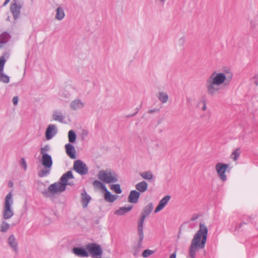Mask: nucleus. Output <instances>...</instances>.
Returning <instances> with one entry per match:
<instances>
[{"mask_svg": "<svg viewBox=\"0 0 258 258\" xmlns=\"http://www.w3.org/2000/svg\"><path fill=\"white\" fill-rule=\"evenodd\" d=\"M170 199L171 196L170 195H166L161 200H160L157 206L154 210V213H157L164 209Z\"/></svg>", "mask_w": 258, "mask_h": 258, "instance_id": "obj_16", "label": "nucleus"}, {"mask_svg": "<svg viewBox=\"0 0 258 258\" xmlns=\"http://www.w3.org/2000/svg\"><path fill=\"white\" fill-rule=\"evenodd\" d=\"M208 234L207 227L204 224H199V229L195 233L189 248V255L191 258H196V253L200 249L205 247Z\"/></svg>", "mask_w": 258, "mask_h": 258, "instance_id": "obj_2", "label": "nucleus"}, {"mask_svg": "<svg viewBox=\"0 0 258 258\" xmlns=\"http://www.w3.org/2000/svg\"><path fill=\"white\" fill-rule=\"evenodd\" d=\"M8 244L9 246L13 249L15 253L18 252V244L14 235H11L8 239Z\"/></svg>", "mask_w": 258, "mask_h": 258, "instance_id": "obj_19", "label": "nucleus"}, {"mask_svg": "<svg viewBox=\"0 0 258 258\" xmlns=\"http://www.w3.org/2000/svg\"><path fill=\"white\" fill-rule=\"evenodd\" d=\"M180 233V231L179 232V233H178V237H180V235H179Z\"/></svg>", "mask_w": 258, "mask_h": 258, "instance_id": "obj_62", "label": "nucleus"}, {"mask_svg": "<svg viewBox=\"0 0 258 258\" xmlns=\"http://www.w3.org/2000/svg\"><path fill=\"white\" fill-rule=\"evenodd\" d=\"M135 249V251H134V256H137V254H138V253L139 252V250H137L136 249Z\"/></svg>", "mask_w": 258, "mask_h": 258, "instance_id": "obj_53", "label": "nucleus"}, {"mask_svg": "<svg viewBox=\"0 0 258 258\" xmlns=\"http://www.w3.org/2000/svg\"><path fill=\"white\" fill-rule=\"evenodd\" d=\"M19 97L17 96H14L12 99L13 103L14 105H17L18 103Z\"/></svg>", "mask_w": 258, "mask_h": 258, "instance_id": "obj_43", "label": "nucleus"}, {"mask_svg": "<svg viewBox=\"0 0 258 258\" xmlns=\"http://www.w3.org/2000/svg\"><path fill=\"white\" fill-rule=\"evenodd\" d=\"M64 96H65L66 97H67V95H64Z\"/></svg>", "mask_w": 258, "mask_h": 258, "instance_id": "obj_63", "label": "nucleus"}, {"mask_svg": "<svg viewBox=\"0 0 258 258\" xmlns=\"http://www.w3.org/2000/svg\"><path fill=\"white\" fill-rule=\"evenodd\" d=\"M118 195H112L110 191L107 192L104 195V200L109 203L114 202L118 198Z\"/></svg>", "mask_w": 258, "mask_h": 258, "instance_id": "obj_27", "label": "nucleus"}, {"mask_svg": "<svg viewBox=\"0 0 258 258\" xmlns=\"http://www.w3.org/2000/svg\"><path fill=\"white\" fill-rule=\"evenodd\" d=\"M68 138L70 144H73L75 143L77 138V135L74 130H71L69 131L68 133Z\"/></svg>", "mask_w": 258, "mask_h": 258, "instance_id": "obj_29", "label": "nucleus"}, {"mask_svg": "<svg viewBox=\"0 0 258 258\" xmlns=\"http://www.w3.org/2000/svg\"><path fill=\"white\" fill-rule=\"evenodd\" d=\"M254 83L257 86L258 85V74L254 76Z\"/></svg>", "mask_w": 258, "mask_h": 258, "instance_id": "obj_47", "label": "nucleus"}, {"mask_svg": "<svg viewBox=\"0 0 258 258\" xmlns=\"http://www.w3.org/2000/svg\"><path fill=\"white\" fill-rule=\"evenodd\" d=\"M44 168L40 170L38 172V175L40 177H43L47 176L50 173L51 168H47L46 167H43Z\"/></svg>", "mask_w": 258, "mask_h": 258, "instance_id": "obj_34", "label": "nucleus"}, {"mask_svg": "<svg viewBox=\"0 0 258 258\" xmlns=\"http://www.w3.org/2000/svg\"><path fill=\"white\" fill-rule=\"evenodd\" d=\"M73 253L76 255L81 257H88L89 256L88 251L87 249V244L85 248L83 246H75L72 248Z\"/></svg>", "mask_w": 258, "mask_h": 258, "instance_id": "obj_12", "label": "nucleus"}, {"mask_svg": "<svg viewBox=\"0 0 258 258\" xmlns=\"http://www.w3.org/2000/svg\"><path fill=\"white\" fill-rule=\"evenodd\" d=\"M162 3H164L165 1V0H160Z\"/></svg>", "mask_w": 258, "mask_h": 258, "instance_id": "obj_60", "label": "nucleus"}, {"mask_svg": "<svg viewBox=\"0 0 258 258\" xmlns=\"http://www.w3.org/2000/svg\"><path fill=\"white\" fill-rule=\"evenodd\" d=\"M81 200L83 208H86L92 200L91 197L87 194L85 188H83L81 194Z\"/></svg>", "mask_w": 258, "mask_h": 258, "instance_id": "obj_15", "label": "nucleus"}, {"mask_svg": "<svg viewBox=\"0 0 258 258\" xmlns=\"http://www.w3.org/2000/svg\"><path fill=\"white\" fill-rule=\"evenodd\" d=\"M202 102H203V106L202 107V110H206V109H207L206 100L203 99Z\"/></svg>", "mask_w": 258, "mask_h": 258, "instance_id": "obj_46", "label": "nucleus"}, {"mask_svg": "<svg viewBox=\"0 0 258 258\" xmlns=\"http://www.w3.org/2000/svg\"><path fill=\"white\" fill-rule=\"evenodd\" d=\"M141 106H142V105H141L139 107L136 108V112H137V113H138L139 112V110L140 109Z\"/></svg>", "mask_w": 258, "mask_h": 258, "instance_id": "obj_54", "label": "nucleus"}, {"mask_svg": "<svg viewBox=\"0 0 258 258\" xmlns=\"http://www.w3.org/2000/svg\"><path fill=\"white\" fill-rule=\"evenodd\" d=\"M109 187L117 194H120L122 192V189L119 184H110Z\"/></svg>", "mask_w": 258, "mask_h": 258, "instance_id": "obj_31", "label": "nucleus"}, {"mask_svg": "<svg viewBox=\"0 0 258 258\" xmlns=\"http://www.w3.org/2000/svg\"><path fill=\"white\" fill-rule=\"evenodd\" d=\"M153 203L150 202L144 207L141 213L145 215V216H147L148 217L153 211Z\"/></svg>", "mask_w": 258, "mask_h": 258, "instance_id": "obj_25", "label": "nucleus"}, {"mask_svg": "<svg viewBox=\"0 0 258 258\" xmlns=\"http://www.w3.org/2000/svg\"><path fill=\"white\" fill-rule=\"evenodd\" d=\"M139 236V239L137 245L134 247V249L138 250L142 247V242L144 239V232H138Z\"/></svg>", "mask_w": 258, "mask_h": 258, "instance_id": "obj_32", "label": "nucleus"}, {"mask_svg": "<svg viewBox=\"0 0 258 258\" xmlns=\"http://www.w3.org/2000/svg\"><path fill=\"white\" fill-rule=\"evenodd\" d=\"M179 44L180 46H183L185 42V40L183 37H181L179 39Z\"/></svg>", "mask_w": 258, "mask_h": 258, "instance_id": "obj_45", "label": "nucleus"}, {"mask_svg": "<svg viewBox=\"0 0 258 258\" xmlns=\"http://www.w3.org/2000/svg\"><path fill=\"white\" fill-rule=\"evenodd\" d=\"M134 206L132 205H128L127 207L123 206L122 207L119 208V209L116 210L114 212V214L118 216H122L124 215L126 213L131 211Z\"/></svg>", "mask_w": 258, "mask_h": 258, "instance_id": "obj_21", "label": "nucleus"}, {"mask_svg": "<svg viewBox=\"0 0 258 258\" xmlns=\"http://www.w3.org/2000/svg\"><path fill=\"white\" fill-rule=\"evenodd\" d=\"M8 187H11L13 186V183L12 181H9V182H8Z\"/></svg>", "mask_w": 258, "mask_h": 258, "instance_id": "obj_52", "label": "nucleus"}, {"mask_svg": "<svg viewBox=\"0 0 258 258\" xmlns=\"http://www.w3.org/2000/svg\"><path fill=\"white\" fill-rule=\"evenodd\" d=\"M242 225H243V223H240L238 225V227H237V228H239H239H240L242 227Z\"/></svg>", "mask_w": 258, "mask_h": 258, "instance_id": "obj_55", "label": "nucleus"}, {"mask_svg": "<svg viewBox=\"0 0 258 258\" xmlns=\"http://www.w3.org/2000/svg\"><path fill=\"white\" fill-rule=\"evenodd\" d=\"M66 152L67 155L72 159L77 158V154L75 148L72 144L68 143L65 145Z\"/></svg>", "mask_w": 258, "mask_h": 258, "instance_id": "obj_17", "label": "nucleus"}, {"mask_svg": "<svg viewBox=\"0 0 258 258\" xmlns=\"http://www.w3.org/2000/svg\"><path fill=\"white\" fill-rule=\"evenodd\" d=\"M53 119L60 122H63V116L62 115H57L54 113L53 114Z\"/></svg>", "mask_w": 258, "mask_h": 258, "instance_id": "obj_40", "label": "nucleus"}, {"mask_svg": "<svg viewBox=\"0 0 258 258\" xmlns=\"http://www.w3.org/2000/svg\"><path fill=\"white\" fill-rule=\"evenodd\" d=\"M159 111H160L159 109H150L148 111V113L153 114L154 113L158 112H159Z\"/></svg>", "mask_w": 258, "mask_h": 258, "instance_id": "obj_44", "label": "nucleus"}, {"mask_svg": "<svg viewBox=\"0 0 258 258\" xmlns=\"http://www.w3.org/2000/svg\"><path fill=\"white\" fill-rule=\"evenodd\" d=\"M104 183L100 180H95L93 181L92 184L94 187L101 189L104 195L107 194V192H109Z\"/></svg>", "mask_w": 258, "mask_h": 258, "instance_id": "obj_20", "label": "nucleus"}, {"mask_svg": "<svg viewBox=\"0 0 258 258\" xmlns=\"http://www.w3.org/2000/svg\"><path fill=\"white\" fill-rule=\"evenodd\" d=\"M141 176L145 179L152 181L154 177V175L150 170L142 172L140 173Z\"/></svg>", "mask_w": 258, "mask_h": 258, "instance_id": "obj_30", "label": "nucleus"}, {"mask_svg": "<svg viewBox=\"0 0 258 258\" xmlns=\"http://www.w3.org/2000/svg\"><path fill=\"white\" fill-rule=\"evenodd\" d=\"M155 252V250L146 249L144 250L142 253V256L144 257H147Z\"/></svg>", "mask_w": 258, "mask_h": 258, "instance_id": "obj_36", "label": "nucleus"}, {"mask_svg": "<svg viewBox=\"0 0 258 258\" xmlns=\"http://www.w3.org/2000/svg\"><path fill=\"white\" fill-rule=\"evenodd\" d=\"M159 100L163 103H166L168 100V95L163 92H159L158 96Z\"/></svg>", "mask_w": 258, "mask_h": 258, "instance_id": "obj_33", "label": "nucleus"}, {"mask_svg": "<svg viewBox=\"0 0 258 258\" xmlns=\"http://www.w3.org/2000/svg\"><path fill=\"white\" fill-rule=\"evenodd\" d=\"M13 204V194L12 192H10L5 199L3 210V218L4 219H9L14 215V213L12 209Z\"/></svg>", "mask_w": 258, "mask_h": 258, "instance_id": "obj_4", "label": "nucleus"}, {"mask_svg": "<svg viewBox=\"0 0 258 258\" xmlns=\"http://www.w3.org/2000/svg\"><path fill=\"white\" fill-rule=\"evenodd\" d=\"M41 164L47 168H51L53 164L52 158L50 155H42L39 160Z\"/></svg>", "mask_w": 258, "mask_h": 258, "instance_id": "obj_14", "label": "nucleus"}, {"mask_svg": "<svg viewBox=\"0 0 258 258\" xmlns=\"http://www.w3.org/2000/svg\"><path fill=\"white\" fill-rule=\"evenodd\" d=\"M229 167V164L219 162L216 164L215 166L217 174L220 179L224 181L227 180V176L225 172Z\"/></svg>", "mask_w": 258, "mask_h": 258, "instance_id": "obj_9", "label": "nucleus"}, {"mask_svg": "<svg viewBox=\"0 0 258 258\" xmlns=\"http://www.w3.org/2000/svg\"><path fill=\"white\" fill-rule=\"evenodd\" d=\"M89 255L92 258H101L103 250L101 246L96 243H89L87 244Z\"/></svg>", "mask_w": 258, "mask_h": 258, "instance_id": "obj_6", "label": "nucleus"}, {"mask_svg": "<svg viewBox=\"0 0 258 258\" xmlns=\"http://www.w3.org/2000/svg\"><path fill=\"white\" fill-rule=\"evenodd\" d=\"M7 54L8 53L5 52L4 55L0 57V82L5 83H8L10 82V77L4 73L5 64L7 61L5 55Z\"/></svg>", "mask_w": 258, "mask_h": 258, "instance_id": "obj_10", "label": "nucleus"}, {"mask_svg": "<svg viewBox=\"0 0 258 258\" xmlns=\"http://www.w3.org/2000/svg\"><path fill=\"white\" fill-rule=\"evenodd\" d=\"M22 7L21 0H13L10 5V11L14 19L17 20L20 16V10Z\"/></svg>", "mask_w": 258, "mask_h": 258, "instance_id": "obj_8", "label": "nucleus"}, {"mask_svg": "<svg viewBox=\"0 0 258 258\" xmlns=\"http://www.w3.org/2000/svg\"><path fill=\"white\" fill-rule=\"evenodd\" d=\"M148 184L145 181H142L136 184V190L138 191L140 194L144 193L148 189Z\"/></svg>", "mask_w": 258, "mask_h": 258, "instance_id": "obj_24", "label": "nucleus"}, {"mask_svg": "<svg viewBox=\"0 0 258 258\" xmlns=\"http://www.w3.org/2000/svg\"><path fill=\"white\" fill-rule=\"evenodd\" d=\"M141 196V194L136 189L132 190L128 196V202L132 204H136L138 202Z\"/></svg>", "mask_w": 258, "mask_h": 258, "instance_id": "obj_18", "label": "nucleus"}, {"mask_svg": "<svg viewBox=\"0 0 258 258\" xmlns=\"http://www.w3.org/2000/svg\"><path fill=\"white\" fill-rule=\"evenodd\" d=\"M50 147L48 145H45L44 147L40 149V154L41 155H49L47 152L50 150Z\"/></svg>", "mask_w": 258, "mask_h": 258, "instance_id": "obj_38", "label": "nucleus"}, {"mask_svg": "<svg viewBox=\"0 0 258 258\" xmlns=\"http://www.w3.org/2000/svg\"><path fill=\"white\" fill-rule=\"evenodd\" d=\"M11 36L7 31H4L0 34V48L7 43L11 39Z\"/></svg>", "mask_w": 258, "mask_h": 258, "instance_id": "obj_22", "label": "nucleus"}, {"mask_svg": "<svg viewBox=\"0 0 258 258\" xmlns=\"http://www.w3.org/2000/svg\"><path fill=\"white\" fill-rule=\"evenodd\" d=\"M10 228V224L5 221H3L0 225V231L5 233Z\"/></svg>", "mask_w": 258, "mask_h": 258, "instance_id": "obj_35", "label": "nucleus"}, {"mask_svg": "<svg viewBox=\"0 0 258 258\" xmlns=\"http://www.w3.org/2000/svg\"><path fill=\"white\" fill-rule=\"evenodd\" d=\"M240 154V151L239 148L236 149L232 154V158L234 161H236Z\"/></svg>", "mask_w": 258, "mask_h": 258, "instance_id": "obj_37", "label": "nucleus"}, {"mask_svg": "<svg viewBox=\"0 0 258 258\" xmlns=\"http://www.w3.org/2000/svg\"><path fill=\"white\" fill-rule=\"evenodd\" d=\"M176 251H175L173 253H172L170 255L169 258H176Z\"/></svg>", "mask_w": 258, "mask_h": 258, "instance_id": "obj_48", "label": "nucleus"}, {"mask_svg": "<svg viewBox=\"0 0 258 258\" xmlns=\"http://www.w3.org/2000/svg\"><path fill=\"white\" fill-rule=\"evenodd\" d=\"M73 170L81 175H84L88 173V168L87 165L80 159L74 161Z\"/></svg>", "mask_w": 258, "mask_h": 258, "instance_id": "obj_7", "label": "nucleus"}, {"mask_svg": "<svg viewBox=\"0 0 258 258\" xmlns=\"http://www.w3.org/2000/svg\"><path fill=\"white\" fill-rule=\"evenodd\" d=\"M137 114V112H135L133 114H129V115H126V117H128V118L132 117L136 115Z\"/></svg>", "mask_w": 258, "mask_h": 258, "instance_id": "obj_50", "label": "nucleus"}, {"mask_svg": "<svg viewBox=\"0 0 258 258\" xmlns=\"http://www.w3.org/2000/svg\"><path fill=\"white\" fill-rule=\"evenodd\" d=\"M253 219V218H251V217H249L248 218V219L246 220V223H248V219Z\"/></svg>", "mask_w": 258, "mask_h": 258, "instance_id": "obj_58", "label": "nucleus"}, {"mask_svg": "<svg viewBox=\"0 0 258 258\" xmlns=\"http://www.w3.org/2000/svg\"><path fill=\"white\" fill-rule=\"evenodd\" d=\"M162 121V119H159L158 121V124H159L160 123H161Z\"/></svg>", "mask_w": 258, "mask_h": 258, "instance_id": "obj_56", "label": "nucleus"}, {"mask_svg": "<svg viewBox=\"0 0 258 258\" xmlns=\"http://www.w3.org/2000/svg\"><path fill=\"white\" fill-rule=\"evenodd\" d=\"M57 133V129L55 124H49L45 131V136L47 140H51Z\"/></svg>", "mask_w": 258, "mask_h": 258, "instance_id": "obj_13", "label": "nucleus"}, {"mask_svg": "<svg viewBox=\"0 0 258 258\" xmlns=\"http://www.w3.org/2000/svg\"><path fill=\"white\" fill-rule=\"evenodd\" d=\"M84 106V103L80 99H75L70 104V107L73 110H77L82 108Z\"/></svg>", "mask_w": 258, "mask_h": 258, "instance_id": "obj_26", "label": "nucleus"}, {"mask_svg": "<svg viewBox=\"0 0 258 258\" xmlns=\"http://www.w3.org/2000/svg\"><path fill=\"white\" fill-rule=\"evenodd\" d=\"M74 178V176L72 171L71 170H69L62 174L59 178V181L67 187L68 185H74V183L73 181H69L70 179Z\"/></svg>", "mask_w": 258, "mask_h": 258, "instance_id": "obj_11", "label": "nucleus"}, {"mask_svg": "<svg viewBox=\"0 0 258 258\" xmlns=\"http://www.w3.org/2000/svg\"><path fill=\"white\" fill-rule=\"evenodd\" d=\"M6 21H10V18H9V16L6 18Z\"/></svg>", "mask_w": 258, "mask_h": 258, "instance_id": "obj_59", "label": "nucleus"}, {"mask_svg": "<svg viewBox=\"0 0 258 258\" xmlns=\"http://www.w3.org/2000/svg\"><path fill=\"white\" fill-rule=\"evenodd\" d=\"M95 223L97 224H98L99 223V219H97L95 221Z\"/></svg>", "mask_w": 258, "mask_h": 258, "instance_id": "obj_57", "label": "nucleus"}, {"mask_svg": "<svg viewBox=\"0 0 258 258\" xmlns=\"http://www.w3.org/2000/svg\"><path fill=\"white\" fill-rule=\"evenodd\" d=\"M232 74L226 76L224 73L214 71L206 81V88L209 95L214 96L220 89V86H228L232 79Z\"/></svg>", "mask_w": 258, "mask_h": 258, "instance_id": "obj_1", "label": "nucleus"}, {"mask_svg": "<svg viewBox=\"0 0 258 258\" xmlns=\"http://www.w3.org/2000/svg\"><path fill=\"white\" fill-rule=\"evenodd\" d=\"M242 223H243V224H247L248 223H246V222H242Z\"/></svg>", "mask_w": 258, "mask_h": 258, "instance_id": "obj_61", "label": "nucleus"}, {"mask_svg": "<svg viewBox=\"0 0 258 258\" xmlns=\"http://www.w3.org/2000/svg\"><path fill=\"white\" fill-rule=\"evenodd\" d=\"M148 216H145V215L141 213L140 216L138 219L137 222V230L138 232H144V224L146 218Z\"/></svg>", "mask_w": 258, "mask_h": 258, "instance_id": "obj_23", "label": "nucleus"}, {"mask_svg": "<svg viewBox=\"0 0 258 258\" xmlns=\"http://www.w3.org/2000/svg\"><path fill=\"white\" fill-rule=\"evenodd\" d=\"M88 131L84 130L82 132V136H87L88 135Z\"/></svg>", "mask_w": 258, "mask_h": 258, "instance_id": "obj_49", "label": "nucleus"}, {"mask_svg": "<svg viewBox=\"0 0 258 258\" xmlns=\"http://www.w3.org/2000/svg\"><path fill=\"white\" fill-rule=\"evenodd\" d=\"M201 215L200 214H194L191 218L190 220L194 221L198 219Z\"/></svg>", "mask_w": 258, "mask_h": 258, "instance_id": "obj_42", "label": "nucleus"}, {"mask_svg": "<svg viewBox=\"0 0 258 258\" xmlns=\"http://www.w3.org/2000/svg\"><path fill=\"white\" fill-rule=\"evenodd\" d=\"M65 16L63 9L59 7L56 9V15L55 18L58 20H62Z\"/></svg>", "mask_w": 258, "mask_h": 258, "instance_id": "obj_28", "label": "nucleus"}, {"mask_svg": "<svg viewBox=\"0 0 258 258\" xmlns=\"http://www.w3.org/2000/svg\"><path fill=\"white\" fill-rule=\"evenodd\" d=\"M67 187L59 181L51 184L48 187V190L45 189L41 191V194L46 197H50L51 194L53 195L60 194L64 191Z\"/></svg>", "mask_w": 258, "mask_h": 258, "instance_id": "obj_5", "label": "nucleus"}, {"mask_svg": "<svg viewBox=\"0 0 258 258\" xmlns=\"http://www.w3.org/2000/svg\"><path fill=\"white\" fill-rule=\"evenodd\" d=\"M11 0H5V2L3 4V6H6L10 2Z\"/></svg>", "mask_w": 258, "mask_h": 258, "instance_id": "obj_51", "label": "nucleus"}, {"mask_svg": "<svg viewBox=\"0 0 258 258\" xmlns=\"http://www.w3.org/2000/svg\"><path fill=\"white\" fill-rule=\"evenodd\" d=\"M36 184L37 185V190H38V191H40L41 192L42 190H41V186H44V184L43 183H42L41 181H38L37 182H36Z\"/></svg>", "mask_w": 258, "mask_h": 258, "instance_id": "obj_41", "label": "nucleus"}, {"mask_svg": "<svg viewBox=\"0 0 258 258\" xmlns=\"http://www.w3.org/2000/svg\"><path fill=\"white\" fill-rule=\"evenodd\" d=\"M97 178L106 184L116 182L118 180V175L113 170L106 169L98 172Z\"/></svg>", "mask_w": 258, "mask_h": 258, "instance_id": "obj_3", "label": "nucleus"}, {"mask_svg": "<svg viewBox=\"0 0 258 258\" xmlns=\"http://www.w3.org/2000/svg\"><path fill=\"white\" fill-rule=\"evenodd\" d=\"M20 165L21 166V167L24 170H26L27 169V165L26 161L24 158L22 157L21 158L20 161H19Z\"/></svg>", "mask_w": 258, "mask_h": 258, "instance_id": "obj_39", "label": "nucleus"}]
</instances>
